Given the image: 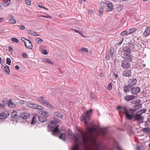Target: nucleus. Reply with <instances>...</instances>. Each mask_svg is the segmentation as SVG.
<instances>
[{
	"label": "nucleus",
	"mask_w": 150,
	"mask_h": 150,
	"mask_svg": "<svg viewBox=\"0 0 150 150\" xmlns=\"http://www.w3.org/2000/svg\"><path fill=\"white\" fill-rule=\"evenodd\" d=\"M92 110L90 109L85 112V115L81 119V122H84L86 126V132L83 130L79 131L81 134L74 135L70 129L68 130L69 138L74 142L75 144L72 147V150H103L100 145L96 144V134L98 137L101 134L102 136L106 134V128L101 129L100 132H98L95 125L93 127L88 125V122L90 120Z\"/></svg>",
	"instance_id": "1"
},
{
	"label": "nucleus",
	"mask_w": 150,
	"mask_h": 150,
	"mask_svg": "<svg viewBox=\"0 0 150 150\" xmlns=\"http://www.w3.org/2000/svg\"><path fill=\"white\" fill-rule=\"evenodd\" d=\"M125 113H124L126 118L128 120L133 119L134 121L141 122L144 120L143 116L141 114L135 112V110H131L129 108L125 110Z\"/></svg>",
	"instance_id": "2"
},
{
	"label": "nucleus",
	"mask_w": 150,
	"mask_h": 150,
	"mask_svg": "<svg viewBox=\"0 0 150 150\" xmlns=\"http://www.w3.org/2000/svg\"><path fill=\"white\" fill-rule=\"evenodd\" d=\"M48 125L50 128L48 129V131L52 132V135L55 136H57L58 134L60 133V131L58 128L59 125H57V122L55 120L49 122Z\"/></svg>",
	"instance_id": "3"
},
{
	"label": "nucleus",
	"mask_w": 150,
	"mask_h": 150,
	"mask_svg": "<svg viewBox=\"0 0 150 150\" xmlns=\"http://www.w3.org/2000/svg\"><path fill=\"white\" fill-rule=\"evenodd\" d=\"M142 107V105L141 104H139L137 105H135L134 106L133 109L131 108H130L126 106H119L117 108V109L119 112H120L123 114L125 113V110L127 109H128L129 108L131 110H135V112H136V110L139 109Z\"/></svg>",
	"instance_id": "4"
},
{
	"label": "nucleus",
	"mask_w": 150,
	"mask_h": 150,
	"mask_svg": "<svg viewBox=\"0 0 150 150\" xmlns=\"http://www.w3.org/2000/svg\"><path fill=\"white\" fill-rule=\"evenodd\" d=\"M21 40L25 43V46L27 48L32 49L33 48V44L31 42L24 37L21 38Z\"/></svg>",
	"instance_id": "5"
},
{
	"label": "nucleus",
	"mask_w": 150,
	"mask_h": 150,
	"mask_svg": "<svg viewBox=\"0 0 150 150\" xmlns=\"http://www.w3.org/2000/svg\"><path fill=\"white\" fill-rule=\"evenodd\" d=\"M36 106V108H34V109H38V112L40 114H43L46 116L49 115L48 112L42 109V107L38 105L37 104Z\"/></svg>",
	"instance_id": "6"
},
{
	"label": "nucleus",
	"mask_w": 150,
	"mask_h": 150,
	"mask_svg": "<svg viewBox=\"0 0 150 150\" xmlns=\"http://www.w3.org/2000/svg\"><path fill=\"white\" fill-rule=\"evenodd\" d=\"M121 66L124 69H127L130 68L131 64L128 61L123 60L121 62Z\"/></svg>",
	"instance_id": "7"
},
{
	"label": "nucleus",
	"mask_w": 150,
	"mask_h": 150,
	"mask_svg": "<svg viewBox=\"0 0 150 150\" xmlns=\"http://www.w3.org/2000/svg\"><path fill=\"white\" fill-rule=\"evenodd\" d=\"M132 94H137L140 91V88L139 87H132L130 88Z\"/></svg>",
	"instance_id": "8"
},
{
	"label": "nucleus",
	"mask_w": 150,
	"mask_h": 150,
	"mask_svg": "<svg viewBox=\"0 0 150 150\" xmlns=\"http://www.w3.org/2000/svg\"><path fill=\"white\" fill-rule=\"evenodd\" d=\"M137 82V81L136 79L134 78L130 79L128 81V85L129 86H132L135 85Z\"/></svg>",
	"instance_id": "9"
},
{
	"label": "nucleus",
	"mask_w": 150,
	"mask_h": 150,
	"mask_svg": "<svg viewBox=\"0 0 150 150\" xmlns=\"http://www.w3.org/2000/svg\"><path fill=\"white\" fill-rule=\"evenodd\" d=\"M30 116V114L29 113L27 112H22L20 115V117L23 119H26L28 118Z\"/></svg>",
	"instance_id": "10"
},
{
	"label": "nucleus",
	"mask_w": 150,
	"mask_h": 150,
	"mask_svg": "<svg viewBox=\"0 0 150 150\" xmlns=\"http://www.w3.org/2000/svg\"><path fill=\"white\" fill-rule=\"evenodd\" d=\"M42 116H40L38 117V119L40 122H44L47 120V117L48 116H45L43 114H42Z\"/></svg>",
	"instance_id": "11"
},
{
	"label": "nucleus",
	"mask_w": 150,
	"mask_h": 150,
	"mask_svg": "<svg viewBox=\"0 0 150 150\" xmlns=\"http://www.w3.org/2000/svg\"><path fill=\"white\" fill-rule=\"evenodd\" d=\"M144 35L146 37L150 35V27L146 26L145 30L143 33Z\"/></svg>",
	"instance_id": "12"
},
{
	"label": "nucleus",
	"mask_w": 150,
	"mask_h": 150,
	"mask_svg": "<svg viewBox=\"0 0 150 150\" xmlns=\"http://www.w3.org/2000/svg\"><path fill=\"white\" fill-rule=\"evenodd\" d=\"M136 98V96L133 95H127L125 96L124 99L127 102L129 101L132 100Z\"/></svg>",
	"instance_id": "13"
},
{
	"label": "nucleus",
	"mask_w": 150,
	"mask_h": 150,
	"mask_svg": "<svg viewBox=\"0 0 150 150\" xmlns=\"http://www.w3.org/2000/svg\"><path fill=\"white\" fill-rule=\"evenodd\" d=\"M9 114L8 112L6 111L2 112L0 114V119H5L9 115Z\"/></svg>",
	"instance_id": "14"
},
{
	"label": "nucleus",
	"mask_w": 150,
	"mask_h": 150,
	"mask_svg": "<svg viewBox=\"0 0 150 150\" xmlns=\"http://www.w3.org/2000/svg\"><path fill=\"white\" fill-rule=\"evenodd\" d=\"M122 51L125 53H128L129 54L131 53V49L127 46H124L122 48Z\"/></svg>",
	"instance_id": "15"
},
{
	"label": "nucleus",
	"mask_w": 150,
	"mask_h": 150,
	"mask_svg": "<svg viewBox=\"0 0 150 150\" xmlns=\"http://www.w3.org/2000/svg\"><path fill=\"white\" fill-rule=\"evenodd\" d=\"M130 54L128 53H125L123 55L122 57L124 58L127 59L129 60H132V58Z\"/></svg>",
	"instance_id": "16"
},
{
	"label": "nucleus",
	"mask_w": 150,
	"mask_h": 150,
	"mask_svg": "<svg viewBox=\"0 0 150 150\" xmlns=\"http://www.w3.org/2000/svg\"><path fill=\"white\" fill-rule=\"evenodd\" d=\"M131 74L130 70H127L123 72V75L124 76L129 77L131 76Z\"/></svg>",
	"instance_id": "17"
},
{
	"label": "nucleus",
	"mask_w": 150,
	"mask_h": 150,
	"mask_svg": "<svg viewBox=\"0 0 150 150\" xmlns=\"http://www.w3.org/2000/svg\"><path fill=\"white\" fill-rule=\"evenodd\" d=\"M9 21L11 24H15L16 21L12 15H10L9 17Z\"/></svg>",
	"instance_id": "18"
},
{
	"label": "nucleus",
	"mask_w": 150,
	"mask_h": 150,
	"mask_svg": "<svg viewBox=\"0 0 150 150\" xmlns=\"http://www.w3.org/2000/svg\"><path fill=\"white\" fill-rule=\"evenodd\" d=\"M8 105L11 108H14L16 107V105L12 101V99H10L8 102Z\"/></svg>",
	"instance_id": "19"
},
{
	"label": "nucleus",
	"mask_w": 150,
	"mask_h": 150,
	"mask_svg": "<svg viewBox=\"0 0 150 150\" xmlns=\"http://www.w3.org/2000/svg\"><path fill=\"white\" fill-rule=\"evenodd\" d=\"M27 106L30 108L34 109L36 108L37 104H33L31 103L28 102L27 103Z\"/></svg>",
	"instance_id": "20"
},
{
	"label": "nucleus",
	"mask_w": 150,
	"mask_h": 150,
	"mask_svg": "<svg viewBox=\"0 0 150 150\" xmlns=\"http://www.w3.org/2000/svg\"><path fill=\"white\" fill-rule=\"evenodd\" d=\"M38 100L43 105H45V104L46 103V101L43 97H40L38 99Z\"/></svg>",
	"instance_id": "21"
},
{
	"label": "nucleus",
	"mask_w": 150,
	"mask_h": 150,
	"mask_svg": "<svg viewBox=\"0 0 150 150\" xmlns=\"http://www.w3.org/2000/svg\"><path fill=\"white\" fill-rule=\"evenodd\" d=\"M6 104V102L5 101H3L2 102H0V109H4L5 105Z\"/></svg>",
	"instance_id": "22"
},
{
	"label": "nucleus",
	"mask_w": 150,
	"mask_h": 150,
	"mask_svg": "<svg viewBox=\"0 0 150 150\" xmlns=\"http://www.w3.org/2000/svg\"><path fill=\"white\" fill-rule=\"evenodd\" d=\"M28 32L31 35L34 36H38L39 35L37 34L35 31L33 30H28Z\"/></svg>",
	"instance_id": "23"
},
{
	"label": "nucleus",
	"mask_w": 150,
	"mask_h": 150,
	"mask_svg": "<svg viewBox=\"0 0 150 150\" xmlns=\"http://www.w3.org/2000/svg\"><path fill=\"white\" fill-rule=\"evenodd\" d=\"M66 137V134L64 133L61 134L60 136H59V138L60 139H61L64 141H65Z\"/></svg>",
	"instance_id": "24"
},
{
	"label": "nucleus",
	"mask_w": 150,
	"mask_h": 150,
	"mask_svg": "<svg viewBox=\"0 0 150 150\" xmlns=\"http://www.w3.org/2000/svg\"><path fill=\"white\" fill-rule=\"evenodd\" d=\"M130 87L128 86H125L124 88V91L125 93L129 92L130 91Z\"/></svg>",
	"instance_id": "25"
},
{
	"label": "nucleus",
	"mask_w": 150,
	"mask_h": 150,
	"mask_svg": "<svg viewBox=\"0 0 150 150\" xmlns=\"http://www.w3.org/2000/svg\"><path fill=\"white\" fill-rule=\"evenodd\" d=\"M54 115L55 116L62 119L63 116L60 113L58 112H56L54 113Z\"/></svg>",
	"instance_id": "26"
},
{
	"label": "nucleus",
	"mask_w": 150,
	"mask_h": 150,
	"mask_svg": "<svg viewBox=\"0 0 150 150\" xmlns=\"http://www.w3.org/2000/svg\"><path fill=\"white\" fill-rule=\"evenodd\" d=\"M11 0H7L6 2H4L3 4L4 7L7 6L9 5L11 3Z\"/></svg>",
	"instance_id": "27"
},
{
	"label": "nucleus",
	"mask_w": 150,
	"mask_h": 150,
	"mask_svg": "<svg viewBox=\"0 0 150 150\" xmlns=\"http://www.w3.org/2000/svg\"><path fill=\"white\" fill-rule=\"evenodd\" d=\"M143 130L147 134H150V128H145L143 129Z\"/></svg>",
	"instance_id": "28"
},
{
	"label": "nucleus",
	"mask_w": 150,
	"mask_h": 150,
	"mask_svg": "<svg viewBox=\"0 0 150 150\" xmlns=\"http://www.w3.org/2000/svg\"><path fill=\"white\" fill-rule=\"evenodd\" d=\"M105 4L107 5V7L109 8H112L113 7L112 3L111 2L107 1Z\"/></svg>",
	"instance_id": "29"
},
{
	"label": "nucleus",
	"mask_w": 150,
	"mask_h": 150,
	"mask_svg": "<svg viewBox=\"0 0 150 150\" xmlns=\"http://www.w3.org/2000/svg\"><path fill=\"white\" fill-rule=\"evenodd\" d=\"M4 70L7 73L9 74L10 71L8 66L6 65L5 66L4 69Z\"/></svg>",
	"instance_id": "30"
},
{
	"label": "nucleus",
	"mask_w": 150,
	"mask_h": 150,
	"mask_svg": "<svg viewBox=\"0 0 150 150\" xmlns=\"http://www.w3.org/2000/svg\"><path fill=\"white\" fill-rule=\"evenodd\" d=\"M129 46L131 48H132L133 49L136 50V46L134 44L132 43H128Z\"/></svg>",
	"instance_id": "31"
},
{
	"label": "nucleus",
	"mask_w": 150,
	"mask_h": 150,
	"mask_svg": "<svg viewBox=\"0 0 150 150\" xmlns=\"http://www.w3.org/2000/svg\"><path fill=\"white\" fill-rule=\"evenodd\" d=\"M80 51L87 53L88 52V50L86 48L82 47L80 50Z\"/></svg>",
	"instance_id": "32"
},
{
	"label": "nucleus",
	"mask_w": 150,
	"mask_h": 150,
	"mask_svg": "<svg viewBox=\"0 0 150 150\" xmlns=\"http://www.w3.org/2000/svg\"><path fill=\"white\" fill-rule=\"evenodd\" d=\"M146 111V109H143L142 110H140L137 112H138V113L141 114V115H142V114L145 112Z\"/></svg>",
	"instance_id": "33"
},
{
	"label": "nucleus",
	"mask_w": 150,
	"mask_h": 150,
	"mask_svg": "<svg viewBox=\"0 0 150 150\" xmlns=\"http://www.w3.org/2000/svg\"><path fill=\"white\" fill-rule=\"evenodd\" d=\"M17 112H16L13 111L11 114V117L12 118H14L17 117Z\"/></svg>",
	"instance_id": "34"
},
{
	"label": "nucleus",
	"mask_w": 150,
	"mask_h": 150,
	"mask_svg": "<svg viewBox=\"0 0 150 150\" xmlns=\"http://www.w3.org/2000/svg\"><path fill=\"white\" fill-rule=\"evenodd\" d=\"M11 40L13 42L18 43L19 42L18 40L16 38H11Z\"/></svg>",
	"instance_id": "35"
},
{
	"label": "nucleus",
	"mask_w": 150,
	"mask_h": 150,
	"mask_svg": "<svg viewBox=\"0 0 150 150\" xmlns=\"http://www.w3.org/2000/svg\"><path fill=\"white\" fill-rule=\"evenodd\" d=\"M6 63L8 65H10L11 63V60L10 58H8L6 59Z\"/></svg>",
	"instance_id": "36"
},
{
	"label": "nucleus",
	"mask_w": 150,
	"mask_h": 150,
	"mask_svg": "<svg viewBox=\"0 0 150 150\" xmlns=\"http://www.w3.org/2000/svg\"><path fill=\"white\" fill-rule=\"evenodd\" d=\"M45 105H46V106L47 107L50 108H54V107L51 104H50L48 103V102H47L46 101V103L45 104Z\"/></svg>",
	"instance_id": "37"
},
{
	"label": "nucleus",
	"mask_w": 150,
	"mask_h": 150,
	"mask_svg": "<svg viewBox=\"0 0 150 150\" xmlns=\"http://www.w3.org/2000/svg\"><path fill=\"white\" fill-rule=\"evenodd\" d=\"M37 118L35 117H33L32 119L31 124H34L36 122Z\"/></svg>",
	"instance_id": "38"
},
{
	"label": "nucleus",
	"mask_w": 150,
	"mask_h": 150,
	"mask_svg": "<svg viewBox=\"0 0 150 150\" xmlns=\"http://www.w3.org/2000/svg\"><path fill=\"white\" fill-rule=\"evenodd\" d=\"M99 14L100 16L103 14V8H100L99 9Z\"/></svg>",
	"instance_id": "39"
},
{
	"label": "nucleus",
	"mask_w": 150,
	"mask_h": 150,
	"mask_svg": "<svg viewBox=\"0 0 150 150\" xmlns=\"http://www.w3.org/2000/svg\"><path fill=\"white\" fill-rule=\"evenodd\" d=\"M113 51H114L113 48H112V47L110 49V54L111 55V57H113Z\"/></svg>",
	"instance_id": "40"
},
{
	"label": "nucleus",
	"mask_w": 150,
	"mask_h": 150,
	"mask_svg": "<svg viewBox=\"0 0 150 150\" xmlns=\"http://www.w3.org/2000/svg\"><path fill=\"white\" fill-rule=\"evenodd\" d=\"M123 6L122 5H119L117 8V10L119 11H120L123 8Z\"/></svg>",
	"instance_id": "41"
},
{
	"label": "nucleus",
	"mask_w": 150,
	"mask_h": 150,
	"mask_svg": "<svg viewBox=\"0 0 150 150\" xmlns=\"http://www.w3.org/2000/svg\"><path fill=\"white\" fill-rule=\"evenodd\" d=\"M44 61L47 63H50L51 64H52V62L48 58H45V59Z\"/></svg>",
	"instance_id": "42"
},
{
	"label": "nucleus",
	"mask_w": 150,
	"mask_h": 150,
	"mask_svg": "<svg viewBox=\"0 0 150 150\" xmlns=\"http://www.w3.org/2000/svg\"><path fill=\"white\" fill-rule=\"evenodd\" d=\"M136 30V29L135 28H133L132 29H129V34H130L132 33L134 31H135Z\"/></svg>",
	"instance_id": "43"
},
{
	"label": "nucleus",
	"mask_w": 150,
	"mask_h": 150,
	"mask_svg": "<svg viewBox=\"0 0 150 150\" xmlns=\"http://www.w3.org/2000/svg\"><path fill=\"white\" fill-rule=\"evenodd\" d=\"M26 4L28 5H30L31 4V0H25Z\"/></svg>",
	"instance_id": "44"
},
{
	"label": "nucleus",
	"mask_w": 150,
	"mask_h": 150,
	"mask_svg": "<svg viewBox=\"0 0 150 150\" xmlns=\"http://www.w3.org/2000/svg\"><path fill=\"white\" fill-rule=\"evenodd\" d=\"M36 40H37V42L38 43H39V42L42 43L43 41V40L42 39L40 38L36 39Z\"/></svg>",
	"instance_id": "45"
},
{
	"label": "nucleus",
	"mask_w": 150,
	"mask_h": 150,
	"mask_svg": "<svg viewBox=\"0 0 150 150\" xmlns=\"http://www.w3.org/2000/svg\"><path fill=\"white\" fill-rule=\"evenodd\" d=\"M149 122L148 121V120H147V121H146L145 122L144 124V126L146 127H148L149 125Z\"/></svg>",
	"instance_id": "46"
},
{
	"label": "nucleus",
	"mask_w": 150,
	"mask_h": 150,
	"mask_svg": "<svg viewBox=\"0 0 150 150\" xmlns=\"http://www.w3.org/2000/svg\"><path fill=\"white\" fill-rule=\"evenodd\" d=\"M127 33V31H123L120 34V35L122 36H123L125 34H126Z\"/></svg>",
	"instance_id": "47"
},
{
	"label": "nucleus",
	"mask_w": 150,
	"mask_h": 150,
	"mask_svg": "<svg viewBox=\"0 0 150 150\" xmlns=\"http://www.w3.org/2000/svg\"><path fill=\"white\" fill-rule=\"evenodd\" d=\"M112 84L111 83H110L108 86V88L109 90H110L112 88Z\"/></svg>",
	"instance_id": "48"
},
{
	"label": "nucleus",
	"mask_w": 150,
	"mask_h": 150,
	"mask_svg": "<svg viewBox=\"0 0 150 150\" xmlns=\"http://www.w3.org/2000/svg\"><path fill=\"white\" fill-rule=\"evenodd\" d=\"M18 27L22 30H23L25 28V26L23 25H19L18 26Z\"/></svg>",
	"instance_id": "49"
},
{
	"label": "nucleus",
	"mask_w": 150,
	"mask_h": 150,
	"mask_svg": "<svg viewBox=\"0 0 150 150\" xmlns=\"http://www.w3.org/2000/svg\"><path fill=\"white\" fill-rule=\"evenodd\" d=\"M42 53L45 55H47L48 53L46 50H43L42 51Z\"/></svg>",
	"instance_id": "50"
},
{
	"label": "nucleus",
	"mask_w": 150,
	"mask_h": 150,
	"mask_svg": "<svg viewBox=\"0 0 150 150\" xmlns=\"http://www.w3.org/2000/svg\"><path fill=\"white\" fill-rule=\"evenodd\" d=\"M113 10L112 8H108L106 9V12H109L111 11H112Z\"/></svg>",
	"instance_id": "51"
},
{
	"label": "nucleus",
	"mask_w": 150,
	"mask_h": 150,
	"mask_svg": "<svg viewBox=\"0 0 150 150\" xmlns=\"http://www.w3.org/2000/svg\"><path fill=\"white\" fill-rule=\"evenodd\" d=\"M22 57L25 58H26L27 57V55L25 53H23L22 54Z\"/></svg>",
	"instance_id": "52"
},
{
	"label": "nucleus",
	"mask_w": 150,
	"mask_h": 150,
	"mask_svg": "<svg viewBox=\"0 0 150 150\" xmlns=\"http://www.w3.org/2000/svg\"><path fill=\"white\" fill-rule=\"evenodd\" d=\"M109 56V54H107L106 55L105 58L107 60H109L110 59Z\"/></svg>",
	"instance_id": "53"
},
{
	"label": "nucleus",
	"mask_w": 150,
	"mask_h": 150,
	"mask_svg": "<svg viewBox=\"0 0 150 150\" xmlns=\"http://www.w3.org/2000/svg\"><path fill=\"white\" fill-rule=\"evenodd\" d=\"M41 17H43L46 18H50L51 16L49 15H47L46 16H45L43 15H42L41 16Z\"/></svg>",
	"instance_id": "54"
},
{
	"label": "nucleus",
	"mask_w": 150,
	"mask_h": 150,
	"mask_svg": "<svg viewBox=\"0 0 150 150\" xmlns=\"http://www.w3.org/2000/svg\"><path fill=\"white\" fill-rule=\"evenodd\" d=\"M8 49L9 51H13V49L11 46H9L8 47Z\"/></svg>",
	"instance_id": "55"
},
{
	"label": "nucleus",
	"mask_w": 150,
	"mask_h": 150,
	"mask_svg": "<svg viewBox=\"0 0 150 150\" xmlns=\"http://www.w3.org/2000/svg\"><path fill=\"white\" fill-rule=\"evenodd\" d=\"M116 149L118 150H122V149L120 146H117Z\"/></svg>",
	"instance_id": "56"
},
{
	"label": "nucleus",
	"mask_w": 150,
	"mask_h": 150,
	"mask_svg": "<svg viewBox=\"0 0 150 150\" xmlns=\"http://www.w3.org/2000/svg\"><path fill=\"white\" fill-rule=\"evenodd\" d=\"M129 134L131 135H132L134 133L133 131H132V129H130L129 130Z\"/></svg>",
	"instance_id": "57"
},
{
	"label": "nucleus",
	"mask_w": 150,
	"mask_h": 150,
	"mask_svg": "<svg viewBox=\"0 0 150 150\" xmlns=\"http://www.w3.org/2000/svg\"><path fill=\"white\" fill-rule=\"evenodd\" d=\"M19 103L21 104H23L24 103V102L23 100H20L19 101Z\"/></svg>",
	"instance_id": "58"
},
{
	"label": "nucleus",
	"mask_w": 150,
	"mask_h": 150,
	"mask_svg": "<svg viewBox=\"0 0 150 150\" xmlns=\"http://www.w3.org/2000/svg\"><path fill=\"white\" fill-rule=\"evenodd\" d=\"M113 75H114V77L115 79H116L118 75L117 74L114 73H113Z\"/></svg>",
	"instance_id": "59"
},
{
	"label": "nucleus",
	"mask_w": 150,
	"mask_h": 150,
	"mask_svg": "<svg viewBox=\"0 0 150 150\" xmlns=\"http://www.w3.org/2000/svg\"><path fill=\"white\" fill-rule=\"evenodd\" d=\"M88 13L91 14L93 13V11L92 10L90 9L88 11Z\"/></svg>",
	"instance_id": "60"
},
{
	"label": "nucleus",
	"mask_w": 150,
	"mask_h": 150,
	"mask_svg": "<svg viewBox=\"0 0 150 150\" xmlns=\"http://www.w3.org/2000/svg\"><path fill=\"white\" fill-rule=\"evenodd\" d=\"M79 34L83 37H85V36H83L84 34L82 32H80Z\"/></svg>",
	"instance_id": "61"
},
{
	"label": "nucleus",
	"mask_w": 150,
	"mask_h": 150,
	"mask_svg": "<svg viewBox=\"0 0 150 150\" xmlns=\"http://www.w3.org/2000/svg\"><path fill=\"white\" fill-rule=\"evenodd\" d=\"M15 68L16 70H18L19 69V67L18 66L16 65L15 66Z\"/></svg>",
	"instance_id": "62"
},
{
	"label": "nucleus",
	"mask_w": 150,
	"mask_h": 150,
	"mask_svg": "<svg viewBox=\"0 0 150 150\" xmlns=\"http://www.w3.org/2000/svg\"><path fill=\"white\" fill-rule=\"evenodd\" d=\"M146 66V65L144 64H142L141 65V67L143 68L145 67Z\"/></svg>",
	"instance_id": "63"
},
{
	"label": "nucleus",
	"mask_w": 150,
	"mask_h": 150,
	"mask_svg": "<svg viewBox=\"0 0 150 150\" xmlns=\"http://www.w3.org/2000/svg\"><path fill=\"white\" fill-rule=\"evenodd\" d=\"M74 30L75 31V32L79 33V32H79V31H78V30H76V29H75Z\"/></svg>",
	"instance_id": "64"
}]
</instances>
